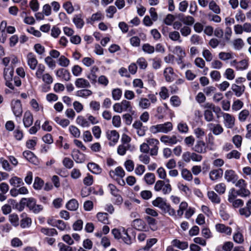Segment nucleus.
I'll return each instance as SVG.
<instances>
[{
  "label": "nucleus",
  "instance_id": "f257e3e1",
  "mask_svg": "<svg viewBox=\"0 0 251 251\" xmlns=\"http://www.w3.org/2000/svg\"><path fill=\"white\" fill-rule=\"evenodd\" d=\"M173 126L171 122H167L164 124L153 125L150 127L149 131L153 134L158 133L167 134L173 130Z\"/></svg>",
  "mask_w": 251,
  "mask_h": 251
},
{
  "label": "nucleus",
  "instance_id": "f03ea898",
  "mask_svg": "<svg viewBox=\"0 0 251 251\" xmlns=\"http://www.w3.org/2000/svg\"><path fill=\"white\" fill-rule=\"evenodd\" d=\"M166 181L167 183L165 184L164 181L163 180H157L154 186V190L156 192H159L162 190V193L164 195L170 193L172 191L171 186L169 184V179L166 180Z\"/></svg>",
  "mask_w": 251,
  "mask_h": 251
},
{
  "label": "nucleus",
  "instance_id": "7ed1b4c3",
  "mask_svg": "<svg viewBox=\"0 0 251 251\" xmlns=\"http://www.w3.org/2000/svg\"><path fill=\"white\" fill-rule=\"evenodd\" d=\"M113 108L115 112L119 113L132 110L130 102L126 100H123L121 102L116 103L114 104Z\"/></svg>",
  "mask_w": 251,
  "mask_h": 251
},
{
  "label": "nucleus",
  "instance_id": "20e7f679",
  "mask_svg": "<svg viewBox=\"0 0 251 251\" xmlns=\"http://www.w3.org/2000/svg\"><path fill=\"white\" fill-rule=\"evenodd\" d=\"M26 206L35 214L39 213L43 210V206L40 204H36V201L33 198H26Z\"/></svg>",
  "mask_w": 251,
  "mask_h": 251
},
{
  "label": "nucleus",
  "instance_id": "39448f33",
  "mask_svg": "<svg viewBox=\"0 0 251 251\" xmlns=\"http://www.w3.org/2000/svg\"><path fill=\"white\" fill-rule=\"evenodd\" d=\"M225 126L227 128H232L235 125V118L230 114L223 113L222 114Z\"/></svg>",
  "mask_w": 251,
  "mask_h": 251
},
{
  "label": "nucleus",
  "instance_id": "423d86ee",
  "mask_svg": "<svg viewBox=\"0 0 251 251\" xmlns=\"http://www.w3.org/2000/svg\"><path fill=\"white\" fill-rule=\"evenodd\" d=\"M12 108L15 116L21 117L23 113V109L20 100H16L12 101Z\"/></svg>",
  "mask_w": 251,
  "mask_h": 251
},
{
  "label": "nucleus",
  "instance_id": "0eeeda50",
  "mask_svg": "<svg viewBox=\"0 0 251 251\" xmlns=\"http://www.w3.org/2000/svg\"><path fill=\"white\" fill-rule=\"evenodd\" d=\"M26 60L28 66L30 69L34 70L38 66V61L35 55L32 52H29L26 56Z\"/></svg>",
  "mask_w": 251,
  "mask_h": 251
},
{
  "label": "nucleus",
  "instance_id": "6e6552de",
  "mask_svg": "<svg viewBox=\"0 0 251 251\" xmlns=\"http://www.w3.org/2000/svg\"><path fill=\"white\" fill-rule=\"evenodd\" d=\"M107 139L110 141L109 145L114 146L119 138V134L116 130L108 131L106 133Z\"/></svg>",
  "mask_w": 251,
  "mask_h": 251
},
{
  "label": "nucleus",
  "instance_id": "1a4fd4ad",
  "mask_svg": "<svg viewBox=\"0 0 251 251\" xmlns=\"http://www.w3.org/2000/svg\"><path fill=\"white\" fill-rule=\"evenodd\" d=\"M133 127L136 130V132L139 136L145 135L146 128L143 126L142 123L140 121H136L132 125Z\"/></svg>",
  "mask_w": 251,
  "mask_h": 251
},
{
  "label": "nucleus",
  "instance_id": "9d476101",
  "mask_svg": "<svg viewBox=\"0 0 251 251\" xmlns=\"http://www.w3.org/2000/svg\"><path fill=\"white\" fill-rule=\"evenodd\" d=\"M225 178L228 182L235 183L238 179V176L232 170H227L225 172Z\"/></svg>",
  "mask_w": 251,
  "mask_h": 251
},
{
  "label": "nucleus",
  "instance_id": "9b49d317",
  "mask_svg": "<svg viewBox=\"0 0 251 251\" xmlns=\"http://www.w3.org/2000/svg\"><path fill=\"white\" fill-rule=\"evenodd\" d=\"M193 150L199 153H204L206 152V147L205 142L201 140H198Z\"/></svg>",
  "mask_w": 251,
  "mask_h": 251
},
{
  "label": "nucleus",
  "instance_id": "f8f14e48",
  "mask_svg": "<svg viewBox=\"0 0 251 251\" xmlns=\"http://www.w3.org/2000/svg\"><path fill=\"white\" fill-rule=\"evenodd\" d=\"M23 122L25 127L27 128L30 126L33 122V117L31 113L27 111L24 113Z\"/></svg>",
  "mask_w": 251,
  "mask_h": 251
},
{
  "label": "nucleus",
  "instance_id": "ddd939ff",
  "mask_svg": "<svg viewBox=\"0 0 251 251\" xmlns=\"http://www.w3.org/2000/svg\"><path fill=\"white\" fill-rule=\"evenodd\" d=\"M98 67L94 66L91 68L90 73L87 75V77L90 80L92 84H95L98 77L97 73L99 72Z\"/></svg>",
  "mask_w": 251,
  "mask_h": 251
},
{
  "label": "nucleus",
  "instance_id": "4468645a",
  "mask_svg": "<svg viewBox=\"0 0 251 251\" xmlns=\"http://www.w3.org/2000/svg\"><path fill=\"white\" fill-rule=\"evenodd\" d=\"M56 75L57 77L67 81H69L71 78V75L69 72L63 68L57 70L56 72Z\"/></svg>",
  "mask_w": 251,
  "mask_h": 251
},
{
  "label": "nucleus",
  "instance_id": "2eb2a0df",
  "mask_svg": "<svg viewBox=\"0 0 251 251\" xmlns=\"http://www.w3.org/2000/svg\"><path fill=\"white\" fill-rule=\"evenodd\" d=\"M132 226L138 230H146L147 225L144 221L140 219H137L132 221Z\"/></svg>",
  "mask_w": 251,
  "mask_h": 251
},
{
  "label": "nucleus",
  "instance_id": "dca6fc26",
  "mask_svg": "<svg viewBox=\"0 0 251 251\" xmlns=\"http://www.w3.org/2000/svg\"><path fill=\"white\" fill-rule=\"evenodd\" d=\"M160 141L164 144H169L170 145L176 144L178 140L175 135L169 136L168 135H163L160 137Z\"/></svg>",
  "mask_w": 251,
  "mask_h": 251
},
{
  "label": "nucleus",
  "instance_id": "f3484780",
  "mask_svg": "<svg viewBox=\"0 0 251 251\" xmlns=\"http://www.w3.org/2000/svg\"><path fill=\"white\" fill-rule=\"evenodd\" d=\"M163 75L167 81L172 82L174 80L175 73L172 67H169L165 68L163 72Z\"/></svg>",
  "mask_w": 251,
  "mask_h": 251
},
{
  "label": "nucleus",
  "instance_id": "a211bd4d",
  "mask_svg": "<svg viewBox=\"0 0 251 251\" xmlns=\"http://www.w3.org/2000/svg\"><path fill=\"white\" fill-rule=\"evenodd\" d=\"M75 85L78 88H86L91 87L90 82L83 78H78L75 82Z\"/></svg>",
  "mask_w": 251,
  "mask_h": 251
},
{
  "label": "nucleus",
  "instance_id": "6ab92c4d",
  "mask_svg": "<svg viewBox=\"0 0 251 251\" xmlns=\"http://www.w3.org/2000/svg\"><path fill=\"white\" fill-rule=\"evenodd\" d=\"M152 204L153 206L158 207L162 211H163L168 204L166 200L161 197H157L155 200H153L152 201Z\"/></svg>",
  "mask_w": 251,
  "mask_h": 251
},
{
  "label": "nucleus",
  "instance_id": "aec40b11",
  "mask_svg": "<svg viewBox=\"0 0 251 251\" xmlns=\"http://www.w3.org/2000/svg\"><path fill=\"white\" fill-rule=\"evenodd\" d=\"M216 230L222 233H225L226 235H230L231 233V228L229 226H226L224 224H218L215 226Z\"/></svg>",
  "mask_w": 251,
  "mask_h": 251
},
{
  "label": "nucleus",
  "instance_id": "412c9836",
  "mask_svg": "<svg viewBox=\"0 0 251 251\" xmlns=\"http://www.w3.org/2000/svg\"><path fill=\"white\" fill-rule=\"evenodd\" d=\"M231 89L237 97H240L244 92L245 86L244 85L239 86L236 84L231 85Z\"/></svg>",
  "mask_w": 251,
  "mask_h": 251
},
{
  "label": "nucleus",
  "instance_id": "4be33fe9",
  "mask_svg": "<svg viewBox=\"0 0 251 251\" xmlns=\"http://www.w3.org/2000/svg\"><path fill=\"white\" fill-rule=\"evenodd\" d=\"M223 171L222 169L213 170L209 173V177L212 180H215L222 177Z\"/></svg>",
  "mask_w": 251,
  "mask_h": 251
},
{
  "label": "nucleus",
  "instance_id": "5701e85b",
  "mask_svg": "<svg viewBox=\"0 0 251 251\" xmlns=\"http://www.w3.org/2000/svg\"><path fill=\"white\" fill-rule=\"evenodd\" d=\"M14 74V68L13 67H6L4 69V77L5 80H12Z\"/></svg>",
  "mask_w": 251,
  "mask_h": 251
},
{
  "label": "nucleus",
  "instance_id": "b1692460",
  "mask_svg": "<svg viewBox=\"0 0 251 251\" xmlns=\"http://www.w3.org/2000/svg\"><path fill=\"white\" fill-rule=\"evenodd\" d=\"M209 126L213 133L215 135H219L224 131V129L220 124H210Z\"/></svg>",
  "mask_w": 251,
  "mask_h": 251
},
{
  "label": "nucleus",
  "instance_id": "393cba45",
  "mask_svg": "<svg viewBox=\"0 0 251 251\" xmlns=\"http://www.w3.org/2000/svg\"><path fill=\"white\" fill-rule=\"evenodd\" d=\"M88 170L94 174H100L101 172V169L97 164L95 163H89L87 164Z\"/></svg>",
  "mask_w": 251,
  "mask_h": 251
},
{
  "label": "nucleus",
  "instance_id": "a878e982",
  "mask_svg": "<svg viewBox=\"0 0 251 251\" xmlns=\"http://www.w3.org/2000/svg\"><path fill=\"white\" fill-rule=\"evenodd\" d=\"M92 93V91L89 89H82L77 91L76 92L75 95L77 97L86 99L88 97L90 96Z\"/></svg>",
  "mask_w": 251,
  "mask_h": 251
},
{
  "label": "nucleus",
  "instance_id": "bb28decb",
  "mask_svg": "<svg viewBox=\"0 0 251 251\" xmlns=\"http://www.w3.org/2000/svg\"><path fill=\"white\" fill-rule=\"evenodd\" d=\"M138 106L143 109H148L151 106V102L148 98H140L138 100Z\"/></svg>",
  "mask_w": 251,
  "mask_h": 251
},
{
  "label": "nucleus",
  "instance_id": "cd10ccee",
  "mask_svg": "<svg viewBox=\"0 0 251 251\" xmlns=\"http://www.w3.org/2000/svg\"><path fill=\"white\" fill-rule=\"evenodd\" d=\"M207 197L213 203H219L221 201L220 197L213 191H208Z\"/></svg>",
  "mask_w": 251,
  "mask_h": 251
},
{
  "label": "nucleus",
  "instance_id": "c85d7f7f",
  "mask_svg": "<svg viewBox=\"0 0 251 251\" xmlns=\"http://www.w3.org/2000/svg\"><path fill=\"white\" fill-rule=\"evenodd\" d=\"M232 46L235 50H240L244 46L245 43L241 38H237L233 40Z\"/></svg>",
  "mask_w": 251,
  "mask_h": 251
},
{
  "label": "nucleus",
  "instance_id": "c756f323",
  "mask_svg": "<svg viewBox=\"0 0 251 251\" xmlns=\"http://www.w3.org/2000/svg\"><path fill=\"white\" fill-rule=\"evenodd\" d=\"M172 245L180 250H185L188 247V243L186 242H181L177 239H175L172 242Z\"/></svg>",
  "mask_w": 251,
  "mask_h": 251
},
{
  "label": "nucleus",
  "instance_id": "7c9ffc66",
  "mask_svg": "<svg viewBox=\"0 0 251 251\" xmlns=\"http://www.w3.org/2000/svg\"><path fill=\"white\" fill-rule=\"evenodd\" d=\"M66 208L71 211H75L78 207V203L75 199L70 200L66 204Z\"/></svg>",
  "mask_w": 251,
  "mask_h": 251
},
{
  "label": "nucleus",
  "instance_id": "2f4dec72",
  "mask_svg": "<svg viewBox=\"0 0 251 251\" xmlns=\"http://www.w3.org/2000/svg\"><path fill=\"white\" fill-rule=\"evenodd\" d=\"M76 123L77 125L83 127H87L90 126V123L88 120L82 116H78L76 119Z\"/></svg>",
  "mask_w": 251,
  "mask_h": 251
},
{
  "label": "nucleus",
  "instance_id": "473e14b6",
  "mask_svg": "<svg viewBox=\"0 0 251 251\" xmlns=\"http://www.w3.org/2000/svg\"><path fill=\"white\" fill-rule=\"evenodd\" d=\"M103 19L104 16L102 13L100 11H98L97 13L92 14L90 19V21L88 22L93 24L94 22L99 21L103 20Z\"/></svg>",
  "mask_w": 251,
  "mask_h": 251
},
{
  "label": "nucleus",
  "instance_id": "72a5a7b5",
  "mask_svg": "<svg viewBox=\"0 0 251 251\" xmlns=\"http://www.w3.org/2000/svg\"><path fill=\"white\" fill-rule=\"evenodd\" d=\"M98 221L104 224H108L109 220L108 214L106 213L99 212L97 214Z\"/></svg>",
  "mask_w": 251,
  "mask_h": 251
},
{
  "label": "nucleus",
  "instance_id": "f704fd0d",
  "mask_svg": "<svg viewBox=\"0 0 251 251\" xmlns=\"http://www.w3.org/2000/svg\"><path fill=\"white\" fill-rule=\"evenodd\" d=\"M72 156L77 163H82L84 160L83 153H81L78 150L74 151L72 153Z\"/></svg>",
  "mask_w": 251,
  "mask_h": 251
},
{
  "label": "nucleus",
  "instance_id": "c9c22d12",
  "mask_svg": "<svg viewBox=\"0 0 251 251\" xmlns=\"http://www.w3.org/2000/svg\"><path fill=\"white\" fill-rule=\"evenodd\" d=\"M168 36L169 38L173 41H178L179 43L181 42V40H180V35L178 31H173L169 32Z\"/></svg>",
  "mask_w": 251,
  "mask_h": 251
},
{
  "label": "nucleus",
  "instance_id": "e433bc0d",
  "mask_svg": "<svg viewBox=\"0 0 251 251\" xmlns=\"http://www.w3.org/2000/svg\"><path fill=\"white\" fill-rule=\"evenodd\" d=\"M46 67L42 64H39L37 66V69L35 73V76L38 79L41 78L44 75Z\"/></svg>",
  "mask_w": 251,
  "mask_h": 251
},
{
  "label": "nucleus",
  "instance_id": "4c0bfd02",
  "mask_svg": "<svg viewBox=\"0 0 251 251\" xmlns=\"http://www.w3.org/2000/svg\"><path fill=\"white\" fill-rule=\"evenodd\" d=\"M248 67V61L246 59H243L238 62L236 70L238 71H243L247 69Z\"/></svg>",
  "mask_w": 251,
  "mask_h": 251
},
{
  "label": "nucleus",
  "instance_id": "58836bf2",
  "mask_svg": "<svg viewBox=\"0 0 251 251\" xmlns=\"http://www.w3.org/2000/svg\"><path fill=\"white\" fill-rule=\"evenodd\" d=\"M9 183L11 185L17 187L24 184L22 179L16 176L10 179Z\"/></svg>",
  "mask_w": 251,
  "mask_h": 251
},
{
  "label": "nucleus",
  "instance_id": "ea45409f",
  "mask_svg": "<svg viewBox=\"0 0 251 251\" xmlns=\"http://www.w3.org/2000/svg\"><path fill=\"white\" fill-rule=\"evenodd\" d=\"M54 121L63 127H67L70 123V121L66 119H61L59 117H56L54 119Z\"/></svg>",
  "mask_w": 251,
  "mask_h": 251
},
{
  "label": "nucleus",
  "instance_id": "a19ab883",
  "mask_svg": "<svg viewBox=\"0 0 251 251\" xmlns=\"http://www.w3.org/2000/svg\"><path fill=\"white\" fill-rule=\"evenodd\" d=\"M182 177L185 180L190 181L193 179L192 175L190 171L187 169H183L181 172Z\"/></svg>",
  "mask_w": 251,
  "mask_h": 251
},
{
  "label": "nucleus",
  "instance_id": "79ce46f5",
  "mask_svg": "<svg viewBox=\"0 0 251 251\" xmlns=\"http://www.w3.org/2000/svg\"><path fill=\"white\" fill-rule=\"evenodd\" d=\"M129 147L130 145L129 144H122L120 145L117 149V152L120 155H124Z\"/></svg>",
  "mask_w": 251,
  "mask_h": 251
},
{
  "label": "nucleus",
  "instance_id": "37998d69",
  "mask_svg": "<svg viewBox=\"0 0 251 251\" xmlns=\"http://www.w3.org/2000/svg\"><path fill=\"white\" fill-rule=\"evenodd\" d=\"M69 130L74 137L79 138L80 137V131L76 126H71L69 127Z\"/></svg>",
  "mask_w": 251,
  "mask_h": 251
},
{
  "label": "nucleus",
  "instance_id": "c03bdc74",
  "mask_svg": "<svg viewBox=\"0 0 251 251\" xmlns=\"http://www.w3.org/2000/svg\"><path fill=\"white\" fill-rule=\"evenodd\" d=\"M218 56L219 59L223 61H226L227 60L232 59L234 56L231 52H221L219 53Z\"/></svg>",
  "mask_w": 251,
  "mask_h": 251
},
{
  "label": "nucleus",
  "instance_id": "a18cd8bd",
  "mask_svg": "<svg viewBox=\"0 0 251 251\" xmlns=\"http://www.w3.org/2000/svg\"><path fill=\"white\" fill-rule=\"evenodd\" d=\"M172 52L178 57H185L186 56L185 50L179 46H176Z\"/></svg>",
  "mask_w": 251,
  "mask_h": 251
},
{
  "label": "nucleus",
  "instance_id": "49530a36",
  "mask_svg": "<svg viewBox=\"0 0 251 251\" xmlns=\"http://www.w3.org/2000/svg\"><path fill=\"white\" fill-rule=\"evenodd\" d=\"M59 65L63 67H67L70 64V60L64 55H61L58 60Z\"/></svg>",
  "mask_w": 251,
  "mask_h": 251
},
{
  "label": "nucleus",
  "instance_id": "de8ad7c7",
  "mask_svg": "<svg viewBox=\"0 0 251 251\" xmlns=\"http://www.w3.org/2000/svg\"><path fill=\"white\" fill-rule=\"evenodd\" d=\"M41 232L45 235L48 236H53L57 234L56 230L54 228H42Z\"/></svg>",
  "mask_w": 251,
  "mask_h": 251
},
{
  "label": "nucleus",
  "instance_id": "09e8293b",
  "mask_svg": "<svg viewBox=\"0 0 251 251\" xmlns=\"http://www.w3.org/2000/svg\"><path fill=\"white\" fill-rule=\"evenodd\" d=\"M144 179L148 184H152L155 180V175L152 173H147L144 176Z\"/></svg>",
  "mask_w": 251,
  "mask_h": 251
},
{
  "label": "nucleus",
  "instance_id": "8fccbe9b",
  "mask_svg": "<svg viewBox=\"0 0 251 251\" xmlns=\"http://www.w3.org/2000/svg\"><path fill=\"white\" fill-rule=\"evenodd\" d=\"M214 190L219 194H223L226 192V185L224 183H219L215 186Z\"/></svg>",
  "mask_w": 251,
  "mask_h": 251
},
{
  "label": "nucleus",
  "instance_id": "3c124183",
  "mask_svg": "<svg viewBox=\"0 0 251 251\" xmlns=\"http://www.w3.org/2000/svg\"><path fill=\"white\" fill-rule=\"evenodd\" d=\"M233 239L234 241L238 244H242L244 241L243 234L239 231L234 233Z\"/></svg>",
  "mask_w": 251,
  "mask_h": 251
},
{
  "label": "nucleus",
  "instance_id": "603ef678",
  "mask_svg": "<svg viewBox=\"0 0 251 251\" xmlns=\"http://www.w3.org/2000/svg\"><path fill=\"white\" fill-rule=\"evenodd\" d=\"M250 112L248 110L244 109L241 111L238 116L239 120L240 122H245L249 117Z\"/></svg>",
  "mask_w": 251,
  "mask_h": 251
},
{
  "label": "nucleus",
  "instance_id": "864d4df0",
  "mask_svg": "<svg viewBox=\"0 0 251 251\" xmlns=\"http://www.w3.org/2000/svg\"><path fill=\"white\" fill-rule=\"evenodd\" d=\"M151 66L153 69L155 70L159 69L161 67L162 60L160 58L155 57L152 60Z\"/></svg>",
  "mask_w": 251,
  "mask_h": 251
},
{
  "label": "nucleus",
  "instance_id": "5fc2aeb1",
  "mask_svg": "<svg viewBox=\"0 0 251 251\" xmlns=\"http://www.w3.org/2000/svg\"><path fill=\"white\" fill-rule=\"evenodd\" d=\"M122 95V91L120 88H115L112 91V98L115 100H119Z\"/></svg>",
  "mask_w": 251,
  "mask_h": 251
},
{
  "label": "nucleus",
  "instance_id": "6e6d98bb",
  "mask_svg": "<svg viewBox=\"0 0 251 251\" xmlns=\"http://www.w3.org/2000/svg\"><path fill=\"white\" fill-rule=\"evenodd\" d=\"M240 156L241 153L236 150H233L226 155V158L228 159L232 158L238 159L240 158Z\"/></svg>",
  "mask_w": 251,
  "mask_h": 251
},
{
  "label": "nucleus",
  "instance_id": "4d7b16f0",
  "mask_svg": "<svg viewBox=\"0 0 251 251\" xmlns=\"http://www.w3.org/2000/svg\"><path fill=\"white\" fill-rule=\"evenodd\" d=\"M123 235L122 238L125 243L128 245H130L132 243V240L130 236L128 235L127 230L124 228H122Z\"/></svg>",
  "mask_w": 251,
  "mask_h": 251
},
{
  "label": "nucleus",
  "instance_id": "13d9d810",
  "mask_svg": "<svg viewBox=\"0 0 251 251\" xmlns=\"http://www.w3.org/2000/svg\"><path fill=\"white\" fill-rule=\"evenodd\" d=\"M73 22L77 28H81L84 25V22L80 15H76L73 19Z\"/></svg>",
  "mask_w": 251,
  "mask_h": 251
},
{
  "label": "nucleus",
  "instance_id": "bf43d9fd",
  "mask_svg": "<svg viewBox=\"0 0 251 251\" xmlns=\"http://www.w3.org/2000/svg\"><path fill=\"white\" fill-rule=\"evenodd\" d=\"M26 198H23L21 199L20 202L18 203L17 205H16V209L18 211L21 212L22 211L24 208L25 206H26Z\"/></svg>",
  "mask_w": 251,
  "mask_h": 251
},
{
  "label": "nucleus",
  "instance_id": "052dcab7",
  "mask_svg": "<svg viewBox=\"0 0 251 251\" xmlns=\"http://www.w3.org/2000/svg\"><path fill=\"white\" fill-rule=\"evenodd\" d=\"M10 222L15 226L19 225V217L17 214H12L9 216Z\"/></svg>",
  "mask_w": 251,
  "mask_h": 251
},
{
  "label": "nucleus",
  "instance_id": "680f3d73",
  "mask_svg": "<svg viewBox=\"0 0 251 251\" xmlns=\"http://www.w3.org/2000/svg\"><path fill=\"white\" fill-rule=\"evenodd\" d=\"M224 75L228 80H232L235 77L234 71L231 68L226 69Z\"/></svg>",
  "mask_w": 251,
  "mask_h": 251
},
{
  "label": "nucleus",
  "instance_id": "e2e57ef3",
  "mask_svg": "<svg viewBox=\"0 0 251 251\" xmlns=\"http://www.w3.org/2000/svg\"><path fill=\"white\" fill-rule=\"evenodd\" d=\"M143 50L147 53L151 54L154 52V47L149 44H145L142 46Z\"/></svg>",
  "mask_w": 251,
  "mask_h": 251
},
{
  "label": "nucleus",
  "instance_id": "0e129e2a",
  "mask_svg": "<svg viewBox=\"0 0 251 251\" xmlns=\"http://www.w3.org/2000/svg\"><path fill=\"white\" fill-rule=\"evenodd\" d=\"M235 18L238 22L243 23L246 20V16L241 10H238L237 11Z\"/></svg>",
  "mask_w": 251,
  "mask_h": 251
},
{
  "label": "nucleus",
  "instance_id": "69168bd1",
  "mask_svg": "<svg viewBox=\"0 0 251 251\" xmlns=\"http://www.w3.org/2000/svg\"><path fill=\"white\" fill-rule=\"evenodd\" d=\"M43 184V181L40 178L36 177L33 183V187L35 189L40 190L42 187Z\"/></svg>",
  "mask_w": 251,
  "mask_h": 251
},
{
  "label": "nucleus",
  "instance_id": "338daca9",
  "mask_svg": "<svg viewBox=\"0 0 251 251\" xmlns=\"http://www.w3.org/2000/svg\"><path fill=\"white\" fill-rule=\"evenodd\" d=\"M202 56L207 62H210L213 59V55L208 50H203L202 53Z\"/></svg>",
  "mask_w": 251,
  "mask_h": 251
},
{
  "label": "nucleus",
  "instance_id": "774afa93",
  "mask_svg": "<svg viewBox=\"0 0 251 251\" xmlns=\"http://www.w3.org/2000/svg\"><path fill=\"white\" fill-rule=\"evenodd\" d=\"M209 8L216 14H219L220 13V9L219 6L213 0L209 2Z\"/></svg>",
  "mask_w": 251,
  "mask_h": 251
}]
</instances>
